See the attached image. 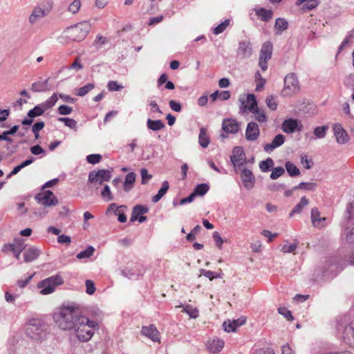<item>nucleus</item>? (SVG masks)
I'll return each mask as SVG.
<instances>
[{
  "mask_svg": "<svg viewBox=\"0 0 354 354\" xmlns=\"http://www.w3.org/2000/svg\"><path fill=\"white\" fill-rule=\"evenodd\" d=\"M353 38H354V30H351L347 32L345 38L344 39L341 45L339 46L338 51L339 52L342 51L344 49V48H345L351 42H352Z\"/></svg>",
  "mask_w": 354,
  "mask_h": 354,
  "instance_id": "nucleus-45",
  "label": "nucleus"
},
{
  "mask_svg": "<svg viewBox=\"0 0 354 354\" xmlns=\"http://www.w3.org/2000/svg\"><path fill=\"white\" fill-rule=\"evenodd\" d=\"M46 15V13L44 9L39 7H36L33 9L29 17V23L32 25L35 24L37 21L42 19Z\"/></svg>",
  "mask_w": 354,
  "mask_h": 354,
  "instance_id": "nucleus-28",
  "label": "nucleus"
},
{
  "mask_svg": "<svg viewBox=\"0 0 354 354\" xmlns=\"http://www.w3.org/2000/svg\"><path fill=\"white\" fill-rule=\"evenodd\" d=\"M169 185L168 182L166 180L164 181L162 183V187L159 189L158 194L154 195L152 197V198H151L152 202L154 203L158 202L162 198V197L166 194V192L169 189Z\"/></svg>",
  "mask_w": 354,
  "mask_h": 354,
  "instance_id": "nucleus-35",
  "label": "nucleus"
},
{
  "mask_svg": "<svg viewBox=\"0 0 354 354\" xmlns=\"http://www.w3.org/2000/svg\"><path fill=\"white\" fill-rule=\"evenodd\" d=\"M148 211L149 208L147 207L142 206L141 205H136L133 209L130 221L133 222L136 221L138 216L146 214L148 212Z\"/></svg>",
  "mask_w": 354,
  "mask_h": 354,
  "instance_id": "nucleus-30",
  "label": "nucleus"
},
{
  "mask_svg": "<svg viewBox=\"0 0 354 354\" xmlns=\"http://www.w3.org/2000/svg\"><path fill=\"white\" fill-rule=\"evenodd\" d=\"M252 354H274L273 351L268 347L261 348H255L253 349Z\"/></svg>",
  "mask_w": 354,
  "mask_h": 354,
  "instance_id": "nucleus-60",
  "label": "nucleus"
},
{
  "mask_svg": "<svg viewBox=\"0 0 354 354\" xmlns=\"http://www.w3.org/2000/svg\"><path fill=\"white\" fill-rule=\"evenodd\" d=\"M72 108L67 105H61L57 109V111L60 115H69L72 113Z\"/></svg>",
  "mask_w": 354,
  "mask_h": 354,
  "instance_id": "nucleus-64",
  "label": "nucleus"
},
{
  "mask_svg": "<svg viewBox=\"0 0 354 354\" xmlns=\"http://www.w3.org/2000/svg\"><path fill=\"white\" fill-rule=\"evenodd\" d=\"M36 201L45 207L55 206L58 203V199L52 191L47 190L37 194Z\"/></svg>",
  "mask_w": 354,
  "mask_h": 354,
  "instance_id": "nucleus-9",
  "label": "nucleus"
},
{
  "mask_svg": "<svg viewBox=\"0 0 354 354\" xmlns=\"http://www.w3.org/2000/svg\"><path fill=\"white\" fill-rule=\"evenodd\" d=\"M230 160L236 171L237 167H240L245 162V153L242 147H235L232 150V154L230 156Z\"/></svg>",
  "mask_w": 354,
  "mask_h": 354,
  "instance_id": "nucleus-12",
  "label": "nucleus"
},
{
  "mask_svg": "<svg viewBox=\"0 0 354 354\" xmlns=\"http://www.w3.org/2000/svg\"><path fill=\"white\" fill-rule=\"evenodd\" d=\"M251 113L255 114L256 120L259 122H265L267 120V117L263 110L259 109L258 106L254 109Z\"/></svg>",
  "mask_w": 354,
  "mask_h": 354,
  "instance_id": "nucleus-50",
  "label": "nucleus"
},
{
  "mask_svg": "<svg viewBox=\"0 0 354 354\" xmlns=\"http://www.w3.org/2000/svg\"><path fill=\"white\" fill-rule=\"evenodd\" d=\"M272 53V44L270 41L265 42L261 49L259 58L270 59Z\"/></svg>",
  "mask_w": 354,
  "mask_h": 354,
  "instance_id": "nucleus-29",
  "label": "nucleus"
},
{
  "mask_svg": "<svg viewBox=\"0 0 354 354\" xmlns=\"http://www.w3.org/2000/svg\"><path fill=\"white\" fill-rule=\"evenodd\" d=\"M304 6L301 7V10L304 12L315 9L320 3V0H304Z\"/></svg>",
  "mask_w": 354,
  "mask_h": 354,
  "instance_id": "nucleus-37",
  "label": "nucleus"
},
{
  "mask_svg": "<svg viewBox=\"0 0 354 354\" xmlns=\"http://www.w3.org/2000/svg\"><path fill=\"white\" fill-rule=\"evenodd\" d=\"M224 346V342L222 339L215 338L209 340L207 343V348L212 353H219Z\"/></svg>",
  "mask_w": 354,
  "mask_h": 354,
  "instance_id": "nucleus-23",
  "label": "nucleus"
},
{
  "mask_svg": "<svg viewBox=\"0 0 354 354\" xmlns=\"http://www.w3.org/2000/svg\"><path fill=\"white\" fill-rule=\"evenodd\" d=\"M285 142V136L282 134H277L270 143L266 144L263 146L265 152L270 153L275 149L281 147Z\"/></svg>",
  "mask_w": 354,
  "mask_h": 354,
  "instance_id": "nucleus-19",
  "label": "nucleus"
},
{
  "mask_svg": "<svg viewBox=\"0 0 354 354\" xmlns=\"http://www.w3.org/2000/svg\"><path fill=\"white\" fill-rule=\"evenodd\" d=\"M260 134V130L258 124L254 122H250L248 124L245 129V138L248 141H255L258 139Z\"/></svg>",
  "mask_w": 354,
  "mask_h": 354,
  "instance_id": "nucleus-16",
  "label": "nucleus"
},
{
  "mask_svg": "<svg viewBox=\"0 0 354 354\" xmlns=\"http://www.w3.org/2000/svg\"><path fill=\"white\" fill-rule=\"evenodd\" d=\"M179 308H183V312L186 313L191 318H196L198 317V310L189 304L180 305Z\"/></svg>",
  "mask_w": 354,
  "mask_h": 354,
  "instance_id": "nucleus-40",
  "label": "nucleus"
},
{
  "mask_svg": "<svg viewBox=\"0 0 354 354\" xmlns=\"http://www.w3.org/2000/svg\"><path fill=\"white\" fill-rule=\"evenodd\" d=\"M94 251L95 249L93 246H88L86 250L79 252L76 257L78 259H88L93 254Z\"/></svg>",
  "mask_w": 354,
  "mask_h": 354,
  "instance_id": "nucleus-48",
  "label": "nucleus"
},
{
  "mask_svg": "<svg viewBox=\"0 0 354 354\" xmlns=\"http://www.w3.org/2000/svg\"><path fill=\"white\" fill-rule=\"evenodd\" d=\"M346 212L348 214L347 220L344 223L345 231L344 235L348 243H354V201L349 203L347 206Z\"/></svg>",
  "mask_w": 354,
  "mask_h": 354,
  "instance_id": "nucleus-7",
  "label": "nucleus"
},
{
  "mask_svg": "<svg viewBox=\"0 0 354 354\" xmlns=\"http://www.w3.org/2000/svg\"><path fill=\"white\" fill-rule=\"evenodd\" d=\"M282 129L287 133H292L296 130H300L299 124L297 120L288 119L286 120L282 124Z\"/></svg>",
  "mask_w": 354,
  "mask_h": 354,
  "instance_id": "nucleus-26",
  "label": "nucleus"
},
{
  "mask_svg": "<svg viewBox=\"0 0 354 354\" xmlns=\"http://www.w3.org/2000/svg\"><path fill=\"white\" fill-rule=\"evenodd\" d=\"M26 244L24 240L22 239H15V246L13 249L12 253L17 259H19L21 252L25 249Z\"/></svg>",
  "mask_w": 354,
  "mask_h": 354,
  "instance_id": "nucleus-33",
  "label": "nucleus"
},
{
  "mask_svg": "<svg viewBox=\"0 0 354 354\" xmlns=\"http://www.w3.org/2000/svg\"><path fill=\"white\" fill-rule=\"evenodd\" d=\"M335 329L339 337L349 347L354 348V320L346 315L337 318Z\"/></svg>",
  "mask_w": 354,
  "mask_h": 354,
  "instance_id": "nucleus-2",
  "label": "nucleus"
},
{
  "mask_svg": "<svg viewBox=\"0 0 354 354\" xmlns=\"http://www.w3.org/2000/svg\"><path fill=\"white\" fill-rule=\"evenodd\" d=\"M266 104L267 106L272 110H275L277 107V104L276 102V99L274 96L270 95L266 99Z\"/></svg>",
  "mask_w": 354,
  "mask_h": 354,
  "instance_id": "nucleus-63",
  "label": "nucleus"
},
{
  "mask_svg": "<svg viewBox=\"0 0 354 354\" xmlns=\"http://www.w3.org/2000/svg\"><path fill=\"white\" fill-rule=\"evenodd\" d=\"M198 142L203 148H206L209 143V138L207 135L206 129L204 127H202L200 129Z\"/></svg>",
  "mask_w": 354,
  "mask_h": 354,
  "instance_id": "nucleus-38",
  "label": "nucleus"
},
{
  "mask_svg": "<svg viewBox=\"0 0 354 354\" xmlns=\"http://www.w3.org/2000/svg\"><path fill=\"white\" fill-rule=\"evenodd\" d=\"M288 23L284 18H277L275 21L274 29L276 35H281L288 28Z\"/></svg>",
  "mask_w": 354,
  "mask_h": 354,
  "instance_id": "nucleus-32",
  "label": "nucleus"
},
{
  "mask_svg": "<svg viewBox=\"0 0 354 354\" xmlns=\"http://www.w3.org/2000/svg\"><path fill=\"white\" fill-rule=\"evenodd\" d=\"M308 204V200L306 198V197L303 196L300 202L297 204L291 212L290 213V216H292L295 214H299L302 212L303 209Z\"/></svg>",
  "mask_w": 354,
  "mask_h": 354,
  "instance_id": "nucleus-39",
  "label": "nucleus"
},
{
  "mask_svg": "<svg viewBox=\"0 0 354 354\" xmlns=\"http://www.w3.org/2000/svg\"><path fill=\"white\" fill-rule=\"evenodd\" d=\"M107 88L109 91H118L122 90L124 87L122 85L119 84L116 81H109L107 84Z\"/></svg>",
  "mask_w": 354,
  "mask_h": 354,
  "instance_id": "nucleus-54",
  "label": "nucleus"
},
{
  "mask_svg": "<svg viewBox=\"0 0 354 354\" xmlns=\"http://www.w3.org/2000/svg\"><path fill=\"white\" fill-rule=\"evenodd\" d=\"M298 247V242L295 241L293 243H289L286 241L283 245H281V250L283 253H292L295 251Z\"/></svg>",
  "mask_w": 354,
  "mask_h": 354,
  "instance_id": "nucleus-42",
  "label": "nucleus"
},
{
  "mask_svg": "<svg viewBox=\"0 0 354 354\" xmlns=\"http://www.w3.org/2000/svg\"><path fill=\"white\" fill-rule=\"evenodd\" d=\"M95 83H88L82 87L75 88V94L80 97H84L91 91H92L95 88Z\"/></svg>",
  "mask_w": 354,
  "mask_h": 354,
  "instance_id": "nucleus-34",
  "label": "nucleus"
},
{
  "mask_svg": "<svg viewBox=\"0 0 354 354\" xmlns=\"http://www.w3.org/2000/svg\"><path fill=\"white\" fill-rule=\"evenodd\" d=\"M241 178L245 189H251L254 187L255 178L250 169H243L241 174Z\"/></svg>",
  "mask_w": 354,
  "mask_h": 354,
  "instance_id": "nucleus-17",
  "label": "nucleus"
},
{
  "mask_svg": "<svg viewBox=\"0 0 354 354\" xmlns=\"http://www.w3.org/2000/svg\"><path fill=\"white\" fill-rule=\"evenodd\" d=\"M169 106L171 110L176 112H180L182 110L181 104L174 100L169 102Z\"/></svg>",
  "mask_w": 354,
  "mask_h": 354,
  "instance_id": "nucleus-61",
  "label": "nucleus"
},
{
  "mask_svg": "<svg viewBox=\"0 0 354 354\" xmlns=\"http://www.w3.org/2000/svg\"><path fill=\"white\" fill-rule=\"evenodd\" d=\"M102 160V156L100 154H90L86 156V160L88 163L95 165L100 162Z\"/></svg>",
  "mask_w": 354,
  "mask_h": 354,
  "instance_id": "nucleus-56",
  "label": "nucleus"
},
{
  "mask_svg": "<svg viewBox=\"0 0 354 354\" xmlns=\"http://www.w3.org/2000/svg\"><path fill=\"white\" fill-rule=\"evenodd\" d=\"M274 166V161L271 158H268L266 160L260 162L259 168L263 172H268Z\"/></svg>",
  "mask_w": 354,
  "mask_h": 354,
  "instance_id": "nucleus-44",
  "label": "nucleus"
},
{
  "mask_svg": "<svg viewBox=\"0 0 354 354\" xmlns=\"http://www.w3.org/2000/svg\"><path fill=\"white\" fill-rule=\"evenodd\" d=\"M239 101L241 102L239 113L241 114H244L247 111L251 112L258 106L254 94H248L245 100L240 98Z\"/></svg>",
  "mask_w": 354,
  "mask_h": 354,
  "instance_id": "nucleus-13",
  "label": "nucleus"
},
{
  "mask_svg": "<svg viewBox=\"0 0 354 354\" xmlns=\"http://www.w3.org/2000/svg\"><path fill=\"white\" fill-rule=\"evenodd\" d=\"M97 326L98 324L95 321L90 320L88 317L82 315L73 330L80 342H86L92 338L94 329Z\"/></svg>",
  "mask_w": 354,
  "mask_h": 354,
  "instance_id": "nucleus-3",
  "label": "nucleus"
},
{
  "mask_svg": "<svg viewBox=\"0 0 354 354\" xmlns=\"http://www.w3.org/2000/svg\"><path fill=\"white\" fill-rule=\"evenodd\" d=\"M285 173V169L282 167H277L272 169L270 174V178L272 180H276L281 176Z\"/></svg>",
  "mask_w": 354,
  "mask_h": 354,
  "instance_id": "nucleus-52",
  "label": "nucleus"
},
{
  "mask_svg": "<svg viewBox=\"0 0 354 354\" xmlns=\"http://www.w3.org/2000/svg\"><path fill=\"white\" fill-rule=\"evenodd\" d=\"M81 7L80 0H73V1L68 6V11L73 14H76Z\"/></svg>",
  "mask_w": 354,
  "mask_h": 354,
  "instance_id": "nucleus-53",
  "label": "nucleus"
},
{
  "mask_svg": "<svg viewBox=\"0 0 354 354\" xmlns=\"http://www.w3.org/2000/svg\"><path fill=\"white\" fill-rule=\"evenodd\" d=\"M91 30V24L88 21H82L66 28L68 37L73 41L83 40Z\"/></svg>",
  "mask_w": 354,
  "mask_h": 354,
  "instance_id": "nucleus-5",
  "label": "nucleus"
},
{
  "mask_svg": "<svg viewBox=\"0 0 354 354\" xmlns=\"http://www.w3.org/2000/svg\"><path fill=\"white\" fill-rule=\"evenodd\" d=\"M252 53V44L249 41H242L239 42L237 49V55L241 58H248Z\"/></svg>",
  "mask_w": 354,
  "mask_h": 354,
  "instance_id": "nucleus-20",
  "label": "nucleus"
},
{
  "mask_svg": "<svg viewBox=\"0 0 354 354\" xmlns=\"http://www.w3.org/2000/svg\"><path fill=\"white\" fill-rule=\"evenodd\" d=\"M286 169L290 176H297L300 174V171L297 167L292 162L287 161L286 162Z\"/></svg>",
  "mask_w": 354,
  "mask_h": 354,
  "instance_id": "nucleus-41",
  "label": "nucleus"
},
{
  "mask_svg": "<svg viewBox=\"0 0 354 354\" xmlns=\"http://www.w3.org/2000/svg\"><path fill=\"white\" fill-rule=\"evenodd\" d=\"M230 19H225L224 21H223L214 28V34L217 35L222 33L226 30V28L230 26Z\"/></svg>",
  "mask_w": 354,
  "mask_h": 354,
  "instance_id": "nucleus-49",
  "label": "nucleus"
},
{
  "mask_svg": "<svg viewBox=\"0 0 354 354\" xmlns=\"http://www.w3.org/2000/svg\"><path fill=\"white\" fill-rule=\"evenodd\" d=\"M333 130L338 144L343 145L349 141L350 138L348 134L340 124L336 123L333 124Z\"/></svg>",
  "mask_w": 354,
  "mask_h": 354,
  "instance_id": "nucleus-14",
  "label": "nucleus"
},
{
  "mask_svg": "<svg viewBox=\"0 0 354 354\" xmlns=\"http://www.w3.org/2000/svg\"><path fill=\"white\" fill-rule=\"evenodd\" d=\"M141 333L153 342H160V333L153 325L143 326Z\"/></svg>",
  "mask_w": 354,
  "mask_h": 354,
  "instance_id": "nucleus-21",
  "label": "nucleus"
},
{
  "mask_svg": "<svg viewBox=\"0 0 354 354\" xmlns=\"http://www.w3.org/2000/svg\"><path fill=\"white\" fill-rule=\"evenodd\" d=\"M63 282L62 277L56 274L39 281L37 288L40 289L39 293L41 295H49L53 293L56 288L62 284Z\"/></svg>",
  "mask_w": 354,
  "mask_h": 354,
  "instance_id": "nucleus-6",
  "label": "nucleus"
},
{
  "mask_svg": "<svg viewBox=\"0 0 354 354\" xmlns=\"http://www.w3.org/2000/svg\"><path fill=\"white\" fill-rule=\"evenodd\" d=\"M85 285H86V292L89 295L94 294V292L96 290L94 282L91 279H86L85 281Z\"/></svg>",
  "mask_w": 354,
  "mask_h": 354,
  "instance_id": "nucleus-55",
  "label": "nucleus"
},
{
  "mask_svg": "<svg viewBox=\"0 0 354 354\" xmlns=\"http://www.w3.org/2000/svg\"><path fill=\"white\" fill-rule=\"evenodd\" d=\"M50 89V86L48 84V79L43 81L35 82L31 86V90L35 93L44 92L49 91Z\"/></svg>",
  "mask_w": 354,
  "mask_h": 354,
  "instance_id": "nucleus-27",
  "label": "nucleus"
},
{
  "mask_svg": "<svg viewBox=\"0 0 354 354\" xmlns=\"http://www.w3.org/2000/svg\"><path fill=\"white\" fill-rule=\"evenodd\" d=\"M48 325L40 319H31L26 327V333L28 337L36 341H42L46 338Z\"/></svg>",
  "mask_w": 354,
  "mask_h": 354,
  "instance_id": "nucleus-4",
  "label": "nucleus"
},
{
  "mask_svg": "<svg viewBox=\"0 0 354 354\" xmlns=\"http://www.w3.org/2000/svg\"><path fill=\"white\" fill-rule=\"evenodd\" d=\"M145 269L143 266L139 264L131 265L120 271L122 276L129 279H138L140 276L143 275Z\"/></svg>",
  "mask_w": 354,
  "mask_h": 354,
  "instance_id": "nucleus-11",
  "label": "nucleus"
},
{
  "mask_svg": "<svg viewBox=\"0 0 354 354\" xmlns=\"http://www.w3.org/2000/svg\"><path fill=\"white\" fill-rule=\"evenodd\" d=\"M300 89L299 82L295 73L288 74L284 78V87L282 94L284 96L291 95Z\"/></svg>",
  "mask_w": 354,
  "mask_h": 354,
  "instance_id": "nucleus-8",
  "label": "nucleus"
},
{
  "mask_svg": "<svg viewBox=\"0 0 354 354\" xmlns=\"http://www.w3.org/2000/svg\"><path fill=\"white\" fill-rule=\"evenodd\" d=\"M328 127L327 126L317 127L314 130V134L317 138H323L326 136V131Z\"/></svg>",
  "mask_w": 354,
  "mask_h": 354,
  "instance_id": "nucleus-51",
  "label": "nucleus"
},
{
  "mask_svg": "<svg viewBox=\"0 0 354 354\" xmlns=\"http://www.w3.org/2000/svg\"><path fill=\"white\" fill-rule=\"evenodd\" d=\"M82 315L79 310L72 306H64L55 315V321L59 328L64 330H73Z\"/></svg>",
  "mask_w": 354,
  "mask_h": 354,
  "instance_id": "nucleus-1",
  "label": "nucleus"
},
{
  "mask_svg": "<svg viewBox=\"0 0 354 354\" xmlns=\"http://www.w3.org/2000/svg\"><path fill=\"white\" fill-rule=\"evenodd\" d=\"M311 221L315 227L322 228L326 227L328 223V220L324 216H320V212L317 207L311 209Z\"/></svg>",
  "mask_w": 354,
  "mask_h": 354,
  "instance_id": "nucleus-15",
  "label": "nucleus"
},
{
  "mask_svg": "<svg viewBox=\"0 0 354 354\" xmlns=\"http://www.w3.org/2000/svg\"><path fill=\"white\" fill-rule=\"evenodd\" d=\"M245 322V319L244 318H240L236 320L230 321H225L223 324V327L225 331L230 333V332H234L236 329L243 325Z\"/></svg>",
  "mask_w": 354,
  "mask_h": 354,
  "instance_id": "nucleus-22",
  "label": "nucleus"
},
{
  "mask_svg": "<svg viewBox=\"0 0 354 354\" xmlns=\"http://www.w3.org/2000/svg\"><path fill=\"white\" fill-rule=\"evenodd\" d=\"M30 151L35 156L42 154V156H44L46 155V151L38 145L31 147Z\"/></svg>",
  "mask_w": 354,
  "mask_h": 354,
  "instance_id": "nucleus-62",
  "label": "nucleus"
},
{
  "mask_svg": "<svg viewBox=\"0 0 354 354\" xmlns=\"http://www.w3.org/2000/svg\"><path fill=\"white\" fill-rule=\"evenodd\" d=\"M147 127L149 129L158 131L165 127V123L160 120H153L148 119L147 120Z\"/></svg>",
  "mask_w": 354,
  "mask_h": 354,
  "instance_id": "nucleus-31",
  "label": "nucleus"
},
{
  "mask_svg": "<svg viewBox=\"0 0 354 354\" xmlns=\"http://www.w3.org/2000/svg\"><path fill=\"white\" fill-rule=\"evenodd\" d=\"M111 178V171L106 169H100L97 171H92L88 174V181L91 183L98 182L102 185L104 182H108Z\"/></svg>",
  "mask_w": 354,
  "mask_h": 354,
  "instance_id": "nucleus-10",
  "label": "nucleus"
},
{
  "mask_svg": "<svg viewBox=\"0 0 354 354\" xmlns=\"http://www.w3.org/2000/svg\"><path fill=\"white\" fill-rule=\"evenodd\" d=\"M101 196L106 201H109L113 200V197H112V195H111V190H110V188H109V185H106L104 187V189H103V190L102 191V193H101Z\"/></svg>",
  "mask_w": 354,
  "mask_h": 354,
  "instance_id": "nucleus-57",
  "label": "nucleus"
},
{
  "mask_svg": "<svg viewBox=\"0 0 354 354\" xmlns=\"http://www.w3.org/2000/svg\"><path fill=\"white\" fill-rule=\"evenodd\" d=\"M140 174L142 178L141 183L142 185L147 184L149 182V180H151L152 178V176L151 174H149L148 171L145 168L141 169Z\"/></svg>",
  "mask_w": 354,
  "mask_h": 354,
  "instance_id": "nucleus-58",
  "label": "nucleus"
},
{
  "mask_svg": "<svg viewBox=\"0 0 354 354\" xmlns=\"http://www.w3.org/2000/svg\"><path fill=\"white\" fill-rule=\"evenodd\" d=\"M40 254L41 250L39 248L31 246L24 252V261L27 263L33 261L38 258Z\"/></svg>",
  "mask_w": 354,
  "mask_h": 354,
  "instance_id": "nucleus-25",
  "label": "nucleus"
},
{
  "mask_svg": "<svg viewBox=\"0 0 354 354\" xmlns=\"http://www.w3.org/2000/svg\"><path fill=\"white\" fill-rule=\"evenodd\" d=\"M58 97L56 93L53 94L48 99L41 103L45 111L52 108L57 102Z\"/></svg>",
  "mask_w": 354,
  "mask_h": 354,
  "instance_id": "nucleus-43",
  "label": "nucleus"
},
{
  "mask_svg": "<svg viewBox=\"0 0 354 354\" xmlns=\"http://www.w3.org/2000/svg\"><path fill=\"white\" fill-rule=\"evenodd\" d=\"M222 129L226 134L236 133L239 130V124L234 119H224L222 123Z\"/></svg>",
  "mask_w": 354,
  "mask_h": 354,
  "instance_id": "nucleus-18",
  "label": "nucleus"
},
{
  "mask_svg": "<svg viewBox=\"0 0 354 354\" xmlns=\"http://www.w3.org/2000/svg\"><path fill=\"white\" fill-rule=\"evenodd\" d=\"M135 180L136 174L133 172H130L126 176L124 183V189L125 192H129L132 189Z\"/></svg>",
  "mask_w": 354,
  "mask_h": 354,
  "instance_id": "nucleus-36",
  "label": "nucleus"
},
{
  "mask_svg": "<svg viewBox=\"0 0 354 354\" xmlns=\"http://www.w3.org/2000/svg\"><path fill=\"white\" fill-rule=\"evenodd\" d=\"M256 15L263 21L268 22L273 17V11L270 9H266L256 6L254 8Z\"/></svg>",
  "mask_w": 354,
  "mask_h": 354,
  "instance_id": "nucleus-24",
  "label": "nucleus"
},
{
  "mask_svg": "<svg viewBox=\"0 0 354 354\" xmlns=\"http://www.w3.org/2000/svg\"><path fill=\"white\" fill-rule=\"evenodd\" d=\"M209 187L207 184L202 183L198 184L194 189L193 194L194 196H203L205 195L209 190Z\"/></svg>",
  "mask_w": 354,
  "mask_h": 354,
  "instance_id": "nucleus-47",
  "label": "nucleus"
},
{
  "mask_svg": "<svg viewBox=\"0 0 354 354\" xmlns=\"http://www.w3.org/2000/svg\"><path fill=\"white\" fill-rule=\"evenodd\" d=\"M44 111H45L44 109L42 107L41 104H39L35 106L32 109H30L28 112V117L34 118L35 117L40 116V115H43Z\"/></svg>",
  "mask_w": 354,
  "mask_h": 354,
  "instance_id": "nucleus-46",
  "label": "nucleus"
},
{
  "mask_svg": "<svg viewBox=\"0 0 354 354\" xmlns=\"http://www.w3.org/2000/svg\"><path fill=\"white\" fill-rule=\"evenodd\" d=\"M278 313L283 315L285 318H286L288 320H292L293 317L292 315V313L290 310L288 309L284 308V307H280L278 308Z\"/></svg>",
  "mask_w": 354,
  "mask_h": 354,
  "instance_id": "nucleus-59",
  "label": "nucleus"
}]
</instances>
